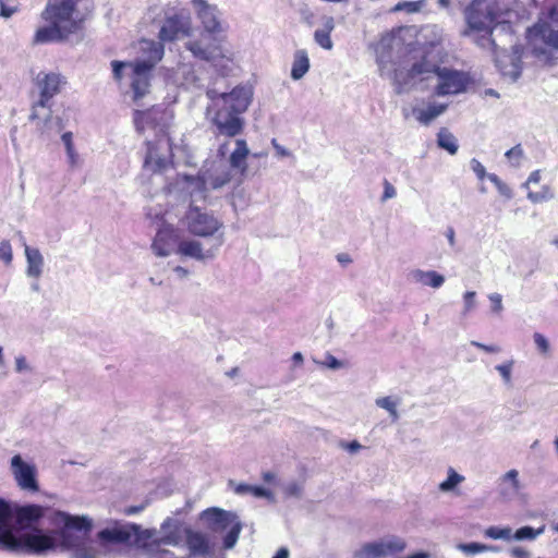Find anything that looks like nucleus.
Listing matches in <instances>:
<instances>
[{
    "label": "nucleus",
    "instance_id": "1",
    "mask_svg": "<svg viewBox=\"0 0 558 558\" xmlns=\"http://www.w3.org/2000/svg\"><path fill=\"white\" fill-rule=\"evenodd\" d=\"M410 32V28H400L396 33L383 36L377 44L376 54L380 76L392 81L397 94L408 93L417 87L427 88L430 86V81H435L434 89L438 96L465 92L470 83L469 76L457 70L440 68L432 57V50L436 49L441 39L440 31L435 25L423 28L424 38L433 35L435 39L428 44V48L423 49L421 60H415L410 68L399 66L392 72L388 69L386 58L389 57V51L400 52Z\"/></svg>",
    "mask_w": 558,
    "mask_h": 558
},
{
    "label": "nucleus",
    "instance_id": "2",
    "mask_svg": "<svg viewBox=\"0 0 558 558\" xmlns=\"http://www.w3.org/2000/svg\"><path fill=\"white\" fill-rule=\"evenodd\" d=\"M51 523L57 530L26 535L22 550L44 553L60 547L74 550L75 558H97V551L85 544L93 525L88 517L56 511Z\"/></svg>",
    "mask_w": 558,
    "mask_h": 558
},
{
    "label": "nucleus",
    "instance_id": "3",
    "mask_svg": "<svg viewBox=\"0 0 558 558\" xmlns=\"http://www.w3.org/2000/svg\"><path fill=\"white\" fill-rule=\"evenodd\" d=\"M146 217L155 226L150 250L158 257H168L172 254L198 263L211 262L216 247L205 250V243L197 239L183 236L179 228L166 220V213L161 209L148 207Z\"/></svg>",
    "mask_w": 558,
    "mask_h": 558
},
{
    "label": "nucleus",
    "instance_id": "4",
    "mask_svg": "<svg viewBox=\"0 0 558 558\" xmlns=\"http://www.w3.org/2000/svg\"><path fill=\"white\" fill-rule=\"evenodd\" d=\"M138 57L134 61H112L113 78L122 87L128 83L135 105L150 93L153 70L163 58L162 41L143 39L137 46Z\"/></svg>",
    "mask_w": 558,
    "mask_h": 558
},
{
    "label": "nucleus",
    "instance_id": "5",
    "mask_svg": "<svg viewBox=\"0 0 558 558\" xmlns=\"http://www.w3.org/2000/svg\"><path fill=\"white\" fill-rule=\"evenodd\" d=\"M210 105L207 107V118L216 128L217 133L234 137L242 133L244 120L241 114L245 112L253 98V88L248 85H239L230 93L208 90Z\"/></svg>",
    "mask_w": 558,
    "mask_h": 558
},
{
    "label": "nucleus",
    "instance_id": "6",
    "mask_svg": "<svg viewBox=\"0 0 558 558\" xmlns=\"http://www.w3.org/2000/svg\"><path fill=\"white\" fill-rule=\"evenodd\" d=\"M98 536L101 541L132 543L143 548H153L161 545L177 546L180 543L179 530L170 518L162 522L160 530H143L137 524L116 523L113 526L100 531Z\"/></svg>",
    "mask_w": 558,
    "mask_h": 558
},
{
    "label": "nucleus",
    "instance_id": "7",
    "mask_svg": "<svg viewBox=\"0 0 558 558\" xmlns=\"http://www.w3.org/2000/svg\"><path fill=\"white\" fill-rule=\"evenodd\" d=\"M180 223L187 233L193 235L192 239H210L209 243H205V250L216 247L211 260L218 256L226 241L225 223L219 216L205 207L190 204L180 217Z\"/></svg>",
    "mask_w": 558,
    "mask_h": 558
},
{
    "label": "nucleus",
    "instance_id": "8",
    "mask_svg": "<svg viewBox=\"0 0 558 558\" xmlns=\"http://www.w3.org/2000/svg\"><path fill=\"white\" fill-rule=\"evenodd\" d=\"M517 9H509L496 14L493 0H475L465 11V19L471 32H483L490 35L498 25H509L529 17L530 13L515 1Z\"/></svg>",
    "mask_w": 558,
    "mask_h": 558
},
{
    "label": "nucleus",
    "instance_id": "9",
    "mask_svg": "<svg viewBox=\"0 0 558 558\" xmlns=\"http://www.w3.org/2000/svg\"><path fill=\"white\" fill-rule=\"evenodd\" d=\"M529 44L535 54L546 53V49L558 52V7L542 12L537 22L527 29Z\"/></svg>",
    "mask_w": 558,
    "mask_h": 558
},
{
    "label": "nucleus",
    "instance_id": "10",
    "mask_svg": "<svg viewBox=\"0 0 558 558\" xmlns=\"http://www.w3.org/2000/svg\"><path fill=\"white\" fill-rule=\"evenodd\" d=\"M165 192L169 199L189 203V205L207 197L205 182L199 173L195 175L177 173L175 177L168 179Z\"/></svg>",
    "mask_w": 558,
    "mask_h": 558
},
{
    "label": "nucleus",
    "instance_id": "11",
    "mask_svg": "<svg viewBox=\"0 0 558 558\" xmlns=\"http://www.w3.org/2000/svg\"><path fill=\"white\" fill-rule=\"evenodd\" d=\"M201 520L210 531L227 533L223 538L225 548L230 549L236 544L242 524L235 513L220 508H208L201 513Z\"/></svg>",
    "mask_w": 558,
    "mask_h": 558
},
{
    "label": "nucleus",
    "instance_id": "12",
    "mask_svg": "<svg viewBox=\"0 0 558 558\" xmlns=\"http://www.w3.org/2000/svg\"><path fill=\"white\" fill-rule=\"evenodd\" d=\"M78 0L49 1L41 13L45 21L57 24L68 35L80 28L81 17L75 10Z\"/></svg>",
    "mask_w": 558,
    "mask_h": 558
},
{
    "label": "nucleus",
    "instance_id": "13",
    "mask_svg": "<svg viewBox=\"0 0 558 558\" xmlns=\"http://www.w3.org/2000/svg\"><path fill=\"white\" fill-rule=\"evenodd\" d=\"M173 167V154L170 138L160 134L155 141L147 142L144 169L153 173H167Z\"/></svg>",
    "mask_w": 558,
    "mask_h": 558
},
{
    "label": "nucleus",
    "instance_id": "14",
    "mask_svg": "<svg viewBox=\"0 0 558 558\" xmlns=\"http://www.w3.org/2000/svg\"><path fill=\"white\" fill-rule=\"evenodd\" d=\"M192 31L193 25L190 12L185 9H172L166 12L158 38L162 43L174 41L183 37H190Z\"/></svg>",
    "mask_w": 558,
    "mask_h": 558
},
{
    "label": "nucleus",
    "instance_id": "15",
    "mask_svg": "<svg viewBox=\"0 0 558 558\" xmlns=\"http://www.w3.org/2000/svg\"><path fill=\"white\" fill-rule=\"evenodd\" d=\"M189 2L201 24L202 31L211 35L225 36L228 25L215 4L209 3L207 0H189Z\"/></svg>",
    "mask_w": 558,
    "mask_h": 558
},
{
    "label": "nucleus",
    "instance_id": "16",
    "mask_svg": "<svg viewBox=\"0 0 558 558\" xmlns=\"http://www.w3.org/2000/svg\"><path fill=\"white\" fill-rule=\"evenodd\" d=\"M65 83L64 77L56 72H39L36 76V85L39 90V100L34 105L31 119L37 120L41 117L39 109L49 107V101L60 93L61 86Z\"/></svg>",
    "mask_w": 558,
    "mask_h": 558
},
{
    "label": "nucleus",
    "instance_id": "17",
    "mask_svg": "<svg viewBox=\"0 0 558 558\" xmlns=\"http://www.w3.org/2000/svg\"><path fill=\"white\" fill-rule=\"evenodd\" d=\"M222 38L223 36L202 31L198 38H190L185 43V48L197 59L216 62L225 57L221 48Z\"/></svg>",
    "mask_w": 558,
    "mask_h": 558
},
{
    "label": "nucleus",
    "instance_id": "18",
    "mask_svg": "<svg viewBox=\"0 0 558 558\" xmlns=\"http://www.w3.org/2000/svg\"><path fill=\"white\" fill-rule=\"evenodd\" d=\"M227 145L219 147V155L225 156ZM202 180L205 182V192L218 190L228 184L231 180V173L226 161L220 158L206 162L198 171Z\"/></svg>",
    "mask_w": 558,
    "mask_h": 558
},
{
    "label": "nucleus",
    "instance_id": "19",
    "mask_svg": "<svg viewBox=\"0 0 558 558\" xmlns=\"http://www.w3.org/2000/svg\"><path fill=\"white\" fill-rule=\"evenodd\" d=\"M173 118L171 110L163 109L159 106H154L148 110H135L133 121L138 132H145L153 129L158 130L161 134H166L165 130L170 124Z\"/></svg>",
    "mask_w": 558,
    "mask_h": 558
},
{
    "label": "nucleus",
    "instance_id": "20",
    "mask_svg": "<svg viewBox=\"0 0 558 558\" xmlns=\"http://www.w3.org/2000/svg\"><path fill=\"white\" fill-rule=\"evenodd\" d=\"M407 544L398 536H388L379 541L366 543L354 554L355 558H385L402 551Z\"/></svg>",
    "mask_w": 558,
    "mask_h": 558
},
{
    "label": "nucleus",
    "instance_id": "21",
    "mask_svg": "<svg viewBox=\"0 0 558 558\" xmlns=\"http://www.w3.org/2000/svg\"><path fill=\"white\" fill-rule=\"evenodd\" d=\"M11 471L22 489L29 492L39 489L36 480L37 470L34 463L25 461L20 454H15L11 459Z\"/></svg>",
    "mask_w": 558,
    "mask_h": 558
},
{
    "label": "nucleus",
    "instance_id": "22",
    "mask_svg": "<svg viewBox=\"0 0 558 558\" xmlns=\"http://www.w3.org/2000/svg\"><path fill=\"white\" fill-rule=\"evenodd\" d=\"M45 509L38 505H27L21 507L16 511V527L12 524V514L10 513V526L12 532L19 538H24L26 535L40 532V530H35L32 532H22V530L31 527L33 523H35L38 519L44 515Z\"/></svg>",
    "mask_w": 558,
    "mask_h": 558
},
{
    "label": "nucleus",
    "instance_id": "23",
    "mask_svg": "<svg viewBox=\"0 0 558 558\" xmlns=\"http://www.w3.org/2000/svg\"><path fill=\"white\" fill-rule=\"evenodd\" d=\"M496 66L504 77L515 82L522 71V48L514 46L511 52L502 51L496 56Z\"/></svg>",
    "mask_w": 558,
    "mask_h": 558
},
{
    "label": "nucleus",
    "instance_id": "24",
    "mask_svg": "<svg viewBox=\"0 0 558 558\" xmlns=\"http://www.w3.org/2000/svg\"><path fill=\"white\" fill-rule=\"evenodd\" d=\"M24 538H19L10 526V507L0 500V544L12 550H22Z\"/></svg>",
    "mask_w": 558,
    "mask_h": 558
},
{
    "label": "nucleus",
    "instance_id": "25",
    "mask_svg": "<svg viewBox=\"0 0 558 558\" xmlns=\"http://www.w3.org/2000/svg\"><path fill=\"white\" fill-rule=\"evenodd\" d=\"M26 260L25 275L32 280H39L45 272V258L38 247L23 243Z\"/></svg>",
    "mask_w": 558,
    "mask_h": 558
},
{
    "label": "nucleus",
    "instance_id": "26",
    "mask_svg": "<svg viewBox=\"0 0 558 558\" xmlns=\"http://www.w3.org/2000/svg\"><path fill=\"white\" fill-rule=\"evenodd\" d=\"M448 108V105L434 100L417 104L412 108V116L423 125L430 124L440 117Z\"/></svg>",
    "mask_w": 558,
    "mask_h": 558
},
{
    "label": "nucleus",
    "instance_id": "27",
    "mask_svg": "<svg viewBox=\"0 0 558 558\" xmlns=\"http://www.w3.org/2000/svg\"><path fill=\"white\" fill-rule=\"evenodd\" d=\"M409 277L412 282L433 289L441 288L446 281L445 276L436 270H424L421 268L411 270Z\"/></svg>",
    "mask_w": 558,
    "mask_h": 558
},
{
    "label": "nucleus",
    "instance_id": "28",
    "mask_svg": "<svg viewBox=\"0 0 558 558\" xmlns=\"http://www.w3.org/2000/svg\"><path fill=\"white\" fill-rule=\"evenodd\" d=\"M519 472L510 470L499 480V494L506 500L514 498L520 492Z\"/></svg>",
    "mask_w": 558,
    "mask_h": 558
},
{
    "label": "nucleus",
    "instance_id": "29",
    "mask_svg": "<svg viewBox=\"0 0 558 558\" xmlns=\"http://www.w3.org/2000/svg\"><path fill=\"white\" fill-rule=\"evenodd\" d=\"M166 78L175 85L185 87L194 85L197 81L193 68L189 64H181L175 71L167 70Z\"/></svg>",
    "mask_w": 558,
    "mask_h": 558
},
{
    "label": "nucleus",
    "instance_id": "30",
    "mask_svg": "<svg viewBox=\"0 0 558 558\" xmlns=\"http://www.w3.org/2000/svg\"><path fill=\"white\" fill-rule=\"evenodd\" d=\"M69 35L63 32L57 24L49 23L48 26L39 27L34 37L36 44H47L52 41H59L66 38Z\"/></svg>",
    "mask_w": 558,
    "mask_h": 558
},
{
    "label": "nucleus",
    "instance_id": "31",
    "mask_svg": "<svg viewBox=\"0 0 558 558\" xmlns=\"http://www.w3.org/2000/svg\"><path fill=\"white\" fill-rule=\"evenodd\" d=\"M250 154V149L244 140L235 141V149L231 153L229 158L230 167L239 170L242 174L246 172L247 165L246 158Z\"/></svg>",
    "mask_w": 558,
    "mask_h": 558
},
{
    "label": "nucleus",
    "instance_id": "32",
    "mask_svg": "<svg viewBox=\"0 0 558 558\" xmlns=\"http://www.w3.org/2000/svg\"><path fill=\"white\" fill-rule=\"evenodd\" d=\"M186 544L192 555L203 556L209 553V542L201 532L187 531Z\"/></svg>",
    "mask_w": 558,
    "mask_h": 558
},
{
    "label": "nucleus",
    "instance_id": "33",
    "mask_svg": "<svg viewBox=\"0 0 558 558\" xmlns=\"http://www.w3.org/2000/svg\"><path fill=\"white\" fill-rule=\"evenodd\" d=\"M61 141L64 145V148H65V154H66V159H68V163H69V167L71 169H75L77 167H80L81 165V157L74 146V142H73V133L72 132H64L62 135H61Z\"/></svg>",
    "mask_w": 558,
    "mask_h": 558
},
{
    "label": "nucleus",
    "instance_id": "34",
    "mask_svg": "<svg viewBox=\"0 0 558 558\" xmlns=\"http://www.w3.org/2000/svg\"><path fill=\"white\" fill-rule=\"evenodd\" d=\"M400 403V398L396 396L380 397L375 400V404L378 408L387 411L392 422H397L400 417L398 412Z\"/></svg>",
    "mask_w": 558,
    "mask_h": 558
},
{
    "label": "nucleus",
    "instance_id": "35",
    "mask_svg": "<svg viewBox=\"0 0 558 558\" xmlns=\"http://www.w3.org/2000/svg\"><path fill=\"white\" fill-rule=\"evenodd\" d=\"M310 69V60L304 50H299L295 53L294 61L291 69V77L295 81L301 80Z\"/></svg>",
    "mask_w": 558,
    "mask_h": 558
},
{
    "label": "nucleus",
    "instance_id": "36",
    "mask_svg": "<svg viewBox=\"0 0 558 558\" xmlns=\"http://www.w3.org/2000/svg\"><path fill=\"white\" fill-rule=\"evenodd\" d=\"M457 549L463 553L465 556H475L483 553H497L499 548L494 545H487L482 543H460L457 545Z\"/></svg>",
    "mask_w": 558,
    "mask_h": 558
},
{
    "label": "nucleus",
    "instance_id": "37",
    "mask_svg": "<svg viewBox=\"0 0 558 558\" xmlns=\"http://www.w3.org/2000/svg\"><path fill=\"white\" fill-rule=\"evenodd\" d=\"M437 144L440 148L447 150L450 155L458 151L457 138L447 129H441L437 134Z\"/></svg>",
    "mask_w": 558,
    "mask_h": 558
},
{
    "label": "nucleus",
    "instance_id": "38",
    "mask_svg": "<svg viewBox=\"0 0 558 558\" xmlns=\"http://www.w3.org/2000/svg\"><path fill=\"white\" fill-rule=\"evenodd\" d=\"M484 537L495 541H512V529L510 526L492 525L484 530Z\"/></svg>",
    "mask_w": 558,
    "mask_h": 558
},
{
    "label": "nucleus",
    "instance_id": "39",
    "mask_svg": "<svg viewBox=\"0 0 558 558\" xmlns=\"http://www.w3.org/2000/svg\"><path fill=\"white\" fill-rule=\"evenodd\" d=\"M234 492L239 495L251 494L256 498L274 499L271 492L260 486L239 484L234 488Z\"/></svg>",
    "mask_w": 558,
    "mask_h": 558
},
{
    "label": "nucleus",
    "instance_id": "40",
    "mask_svg": "<svg viewBox=\"0 0 558 558\" xmlns=\"http://www.w3.org/2000/svg\"><path fill=\"white\" fill-rule=\"evenodd\" d=\"M448 476L445 481H442L438 488L442 493L452 492L458 485L464 482V476L457 473L454 469L449 468L448 469Z\"/></svg>",
    "mask_w": 558,
    "mask_h": 558
},
{
    "label": "nucleus",
    "instance_id": "41",
    "mask_svg": "<svg viewBox=\"0 0 558 558\" xmlns=\"http://www.w3.org/2000/svg\"><path fill=\"white\" fill-rule=\"evenodd\" d=\"M543 532L544 527L535 530L531 526H523L517 530L514 533L512 532V541H532L535 539Z\"/></svg>",
    "mask_w": 558,
    "mask_h": 558
},
{
    "label": "nucleus",
    "instance_id": "42",
    "mask_svg": "<svg viewBox=\"0 0 558 558\" xmlns=\"http://www.w3.org/2000/svg\"><path fill=\"white\" fill-rule=\"evenodd\" d=\"M527 199L534 204L550 201L555 197V194L549 185H543L539 192H527Z\"/></svg>",
    "mask_w": 558,
    "mask_h": 558
},
{
    "label": "nucleus",
    "instance_id": "43",
    "mask_svg": "<svg viewBox=\"0 0 558 558\" xmlns=\"http://www.w3.org/2000/svg\"><path fill=\"white\" fill-rule=\"evenodd\" d=\"M488 180L496 186L498 193L501 196H504L507 199H511L513 197L512 189L507 183L501 181L497 174L489 173Z\"/></svg>",
    "mask_w": 558,
    "mask_h": 558
},
{
    "label": "nucleus",
    "instance_id": "44",
    "mask_svg": "<svg viewBox=\"0 0 558 558\" xmlns=\"http://www.w3.org/2000/svg\"><path fill=\"white\" fill-rule=\"evenodd\" d=\"M514 361L509 360L502 364L497 365L495 368L502 378L505 385L510 386L512 384V369Z\"/></svg>",
    "mask_w": 558,
    "mask_h": 558
},
{
    "label": "nucleus",
    "instance_id": "45",
    "mask_svg": "<svg viewBox=\"0 0 558 558\" xmlns=\"http://www.w3.org/2000/svg\"><path fill=\"white\" fill-rule=\"evenodd\" d=\"M506 158L509 160L512 167H520L521 161L524 157V151L521 145H515L514 147L510 148L505 154Z\"/></svg>",
    "mask_w": 558,
    "mask_h": 558
},
{
    "label": "nucleus",
    "instance_id": "46",
    "mask_svg": "<svg viewBox=\"0 0 558 558\" xmlns=\"http://www.w3.org/2000/svg\"><path fill=\"white\" fill-rule=\"evenodd\" d=\"M425 2L426 0L399 2L395 7V11H405L408 13H415L418 12L425 5Z\"/></svg>",
    "mask_w": 558,
    "mask_h": 558
},
{
    "label": "nucleus",
    "instance_id": "47",
    "mask_svg": "<svg viewBox=\"0 0 558 558\" xmlns=\"http://www.w3.org/2000/svg\"><path fill=\"white\" fill-rule=\"evenodd\" d=\"M0 260L5 265L10 266L13 260L12 245L8 240L0 242Z\"/></svg>",
    "mask_w": 558,
    "mask_h": 558
},
{
    "label": "nucleus",
    "instance_id": "48",
    "mask_svg": "<svg viewBox=\"0 0 558 558\" xmlns=\"http://www.w3.org/2000/svg\"><path fill=\"white\" fill-rule=\"evenodd\" d=\"M323 367L329 368V369H341L345 367V363L343 361L338 360L330 353H326L323 361L317 362Z\"/></svg>",
    "mask_w": 558,
    "mask_h": 558
},
{
    "label": "nucleus",
    "instance_id": "49",
    "mask_svg": "<svg viewBox=\"0 0 558 558\" xmlns=\"http://www.w3.org/2000/svg\"><path fill=\"white\" fill-rule=\"evenodd\" d=\"M463 316L470 314L476 307V292L475 291H466L463 296Z\"/></svg>",
    "mask_w": 558,
    "mask_h": 558
},
{
    "label": "nucleus",
    "instance_id": "50",
    "mask_svg": "<svg viewBox=\"0 0 558 558\" xmlns=\"http://www.w3.org/2000/svg\"><path fill=\"white\" fill-rule=\"evenodd\" d=\"M490 302V311L495 315H500L504 312L502 295L497 292L487 295Z\"/></svg>",
    "mask_w": 558,
    "mask_h": 558
},
{
    "label": "nucleus",
    "instance_id": "51",
    "mask_svg": "<svg viewBox=\"0 0 558 558\" xmlns=\"http://www.w3.org/2000/svg\"><path fill=\"white\" fill-rule=\"evenodd\" d=\"M315 41L324 49H331L332 48V41L329 35V32L324 29H317L314 34Z\"/></svg>",
    "mask_w": 558,
    "mask_h": 558
},
{
    "label": "nucleus",
    "instance_id": "52",
    "mask_svg": "<svg viewBox=\"0 0 558 558\" xmlns=\"http://www.w3.org/2000/svg\"><path fill=\"white\" fill-rule=\"evenodd\" d=\"M533 340H534V343H535L538 352L544 355H547L550 350V344H549V341L547 340V338L541 332H535L533 335Z\"/></svg>",
    "mask_w": 558,
    "mask_h": 558
},
{
    "label": "nucleus",
    "instance_id": "53",
    "mask_svg": "<svg viewBox=\"0 0 558 558\" xmlns=\"http://www.w3.org/2000/svg\"><path fill=\"white\" fill-rule=\"evenodd\" d=\"M470 167H471L472 171L475 173V175L477 177L478 180H484L485 178L488 179V174L489 173L486 172L485 167L476 158H472L471 159Z\"/></svg>",
    "mask_w": 558,
    "mask_h": 558
},
{
    "label": "nucleus",
    "instance_id": "54",
    "mask_svg": "<svg viewBox=\"0 0 558 558\" xmlns=\"http://www.w3.org/2000/svg\"><path fill=\"white\" fill-rule=\"evenodd\" d=\"M15 371L20 374L31 373L33 371L27 359L24 355H17L15 357Z\"/></svg>",
    "mask_w": 558,
    "mask_h": 558
},
{
    "label": "nucleus",
    "instance_id": "55",
    "mask_svg": "<svg viewBox=\"0 0 558 558\" xmlns=\"http://www.w3.org/2000/svg\"><path fill=\"white\" fill-rule=\"evenodd\" d=\"M284 493L288 496H300L302 493V485L298 482H290L284 486Z\"/></svg>",
    "mask_w": 558,
    "mask_h": 558
},
{
    "label": "nucleus",
    "instance_id": "56",
    "mask_svg": "<svg viewBox=\"0 0 558 558\" xmlns=\"http://www.w3.org/2000/svg\"><path fill=\"white\" fill-rule=\"evenodd\" d=\"M0 15L7 19L12 16L17 11V7L15 4L9 5L4 1L0 2Z\"/></svg>",
    "mask_w": 558,
    "mask_h": 558
},
{
    "label": "nucleus",
    "instance_id": "57",
    "mask_svg": "<svg viewBox=\"0 0 558 558\" xmlns=\"http://www.w3.org/2000/svg\"><path fill=\"white\" fill-rule=\"evenodd\" d=\"M396 195H397V191L393 187V185L390 184L388 181H385L384 194H383L381 201L385 202L387 199L393 198Z\"/></svg>",
    "mask_w": 558,
    "mask_h": 558
},
{
    "label": "nucleus",
    "instance_id": "58",
    "mask_svg": "<svg viewBox=\"0 0 558 558\" xmlns=\"http://www.w3.org/2000/svg\"><path fill=\"white\" fill-rule=\"evenodd\" d=\"M471 345L478 348L481 350H484L485 352H488V353H499L500 352V348L498 345H487V344L481 343L478 341H471Z\"/></svg>",
    "mask_w": 558,
    "mask_h": 558
},
{
    "label": "nucleus",
    "instance_id": "59",
    "mask_svg": "<svg viewBox=\"0 0 558 558\" xmlns=\"http://www.w3.org/2000/svg\"><path fill=\"white\" fill-rule=\"evenodd\" d=\"M539 181H541V171L535 170V171L531 172L527 180L522 184V187L527 190L530 184H536Z\"/></svg>",
    "mask_w": 558,
    "mask_h": 558
},
{
    "label": "nucleus",
    "instance_id": "60",
    "mask_svg": "<svg viewBox=\"0 0 558 558\" xmlns=\"http://www.w3.org/2000/svg\"><path fill=\"white\" fill-rule=\"evenodd\" d=\"M172 271L178 279H186L190 276L189 269L182 266L173 267Z\"/></svg>",
    "mask_w": 558,
    "mask_h": 558
},
{
    "label": "nucleus",
    "instance_id": "61",
    "mask_svg": "<svg viewBox=\"0 0 558 558\" xmlns=\"http://www.w3.org/2000/svg\"><path fill=\"white\" fill-rule=\"evenodd\" d=\"M271 144H272L274 148L276 149L278 156H280V157H290L291 156V153L287 148H284L283 146L278 144V142L276 140H272Z\"/></svg>",
    "mask_w": 558,
    "mask_h": 558
},
{
    "label": "nucleus",
    "instance_id": "62",
    "mask_svg": "<svg viewBox=\"0 0 558 558\" xmlns=\"http://www.w3.org/2000/svg\"><path fill=\"white\" fill-rule=\"evenodd\" d=\"M337 262L342 266H348L352 263V258L348 253H340L336 256Z\"/></svg>",
    "mask_w": 558,
    "mask_h": 558
},
{
    "label": "nucleus",
    "instance_id": "63",
    "mask_svg": "<svg viewBox=\"0 0 558 558\" xmlns=\"http://www.w3.org/2000/svg\"><path fill=\"white\" fill-rule=\"evenodd\" d=\"M342 447L345 448L350 453H355L362 448L361 444L356 440L344 444Z\"/></svg>",
    "mask_w": 558,
    "mask_h": 558
},
{
    "label": "nucleus",
    "instance_id": "64",
    "mask_svg": "<svg viewBox=\"0 0 558 558\" xmlns=\"http://www.w3.org/2000/svg\"><path fill=\"white\" fill-rule=\"evenodd\" d=\"M290 554L287 547H281L278 549L276 555L272 558H289Z\"/></svg>",
    "mask_w": 558,
    "mask_h": 558
}]
</instances>
